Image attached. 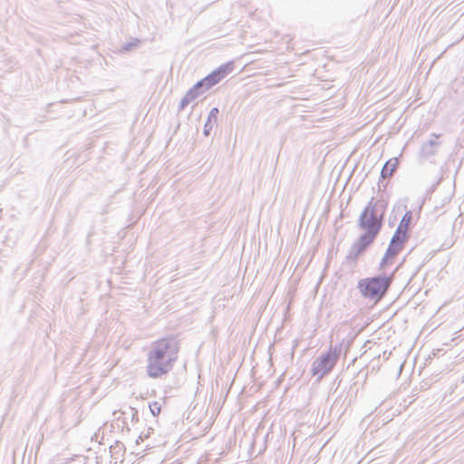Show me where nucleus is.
<instances>
[{
  "label": "nucleus",
  "instance_id": "nucleus-20",
  "mask_svg": "<svg viewBox=\"0 0 464 464\" xmlns=\"http://www.w3.org/2000/svg\"><path fill=\"white\" fill-rule=\"evenodd\" d=\"M357 385V382H354L351 386H350V389H349V393L350 392H353L354 391V393L356 394L357 392H358V389H355Z\"/></svg>",
  "mask_w": 464,
  "mask_h": 464
},
{
  "label": "nucleus",
  "instance_id": "nucleus-17",
  "mask_svg": "<svg viewBox=\"0 0 464 464\" xmlns=\"http://www.w3.org/2000/svg\"><path fill=\"white\" fill-rule=\"evenodd\" d=\"M234 68H235L234 63L232 61H230V62L221 64L217 69L219 71L221 77L225 78L226 76H227L229 73L232 72Z\"/></svg>",
  "mask_w": 464,
  "mask_h": 464
},
{
  "label": "nucleus",
  "instance_id": "nucleus-7",
  "mask_svg": "<svg viewBox=\"0 0 464 464\" xmlns=\"http://www.w3.org/2000/svg\"><path fill=\"white\" fill-rule=\"evenodd\" d=\"M372 206V209L378 215H382V220H384L385 214L388 208V199L384 198L382 196L375 200L372 197L366 206Z\"/></svg>",
  "mask_w": 464,
  "mask_h": 464
},
{
  "label": "nucleus",
  "instance_id": "nucleus-2",
  "mask_svg": "<svg viewBox=\"0 0 464 464\" xmlns=\"http://www.w3.org/2000/svg\"><path fill=\"white\" fill-rule=\"evenodd\" d=\"M372 207V205L365 206L359 216L357 225L362 233L353 243L345 257L347 263L352 266L357 264L358 259L375 242L383 227L384 220H382V215L376 214Z\"/></svg>",
  "mask_w": 464,
  "mask_h": 464
},
{
  "label": "nucleus",
  "instance_id": "nucleus-4",
  "mask_svg": "<svg viewBox=\"0 0 464 464\" xmlns=\"http://www.w3.org/2000/svg\"><path fill=\"white\" fill-rule=\"evenodd\" d=\"M342 350V343L331 345L327 352L322 353L312 363L311 373L317 376L318 380L329 374L336 365Z\"/></svg>",
  "mask_w": 464,
  "mask_h": 464
},
{
  "label": "nucleus",
  "instance_id": "nucleus-6",
  "mask_svg": "<svg viewBox=\"0 0 464 464\" xmlns=\"http://www.w3.org/2000/svg\"><path fill=\"white\" fill-rule=\"evenodd\" d=\"M398 166H399L398 158H392V159L388 160L381 170V177H380L378 185L380 186L382 179L391 178L397 170Z\"/></svg>",
  "mask_w": 464,
  "mask_h": 464
},
{
  "label": "nucleus",
  "instance_id": "nucleus-22",
  "mask_svg": "<svg viewBox=\"0 0 464 464\" xmlns=\"http://www.w3.org/2000/svg\"><path fill=\"white\" fill-rule=\"evenodd\" d=\"M361 375H362L364 379H366V377H367V372H363L362 371H360V372L357 373V377H360Z\"/></svg>",
  "mask_w": 464,
  "mask_h": 464
},
{
  "label": "nucleus",
  "instance_id": "nucleus-18",
  "mask_svg": "<svg viewBox=\"0 0 464 464\" xmlns=\"http://www.w3.org/2000/svg\"><path fill=\"white\" fill-rule=\"evenodd\" d=\"M140 41L139 39H137V38H136V39H134V40H132V41H130V42H128V43H125V44L122 45L121 50H122L123 52H126V53L130 52V51H132L133 49H135L136 47H138V46H139V44H140Z\"/></svg>",
  "mask_w": 464,
  "mask_h": 464
},
{
  "label": "nucleus",
  "instance_id": "nucleus-25",
  "mask_svg": "<svg viewBox=\"0 0 464 464\" xmlns=\"http://www.w3.org/2000/svg\"><path fill=\"white\" fill-rule=\"evenodd\" d=\"M432 136L437 139V138H439L440 135H436V134L433 133Z\"/></svg>",
  "mask_w": 464,
  "mask_h": 464
},
{
  "label": "nucleus",
  "instance_id": "nucleus-14",
  "mask_svg": "<svg viewBox=\"0 0 464 464\" xmlns=\"http://www.w3.org/2000/svg\"><path fill=\"white\" fill-rule=\"evenodd\" d=\"M206 82L209 84L210 88L218 84L221 80L224 78L221 77V74L219 71L216 68L214 71H212L210 73H208L207 76H205Z\"/></svg>",
  "mask_w": 464,
  "mask_h": 464
},
{
  "label": "nucleus",
  "instance_id": "nucleus-1",
  "mask_svg": "<svg viewBox=\"0 0 464 464\" xmlns=\"http://www.w3.org/2000/svg\"><path fill=\"white\" fill-rule=\"evenodd\" d=\"M179 342L177 337L169 335L153 342L147 354V375L159 379L172 371L178 360Z\"/></svg>",
  "mask_w": 464,
  "mask_h": 464
},
{
  "label": "nucleus",
  "instance_id": "nucleus-24",
  "mask_svg": "<svg viewBox=\"0 0 464 464\" xmlns=\"http://www.w3.org/2000/svg\"><path fill=\"white\" fill-rule=\"evenodd\" d=\"M389 226H390V227L393 226V221H390V222H389Z\"/></svg>",
  "mask_w": 464,
  "mask_h": 464
},
{
  "label": "nucleus",
  "instance_id": "nucleus-10",
  "mask_svg": "<svg viewBox=\"0 0 464 464\" xmlns=\"http://www.w3.org/2000/svg\"><path fill=\"white\" fill-rule=\"evenodd\" d=\"M399 255L395 250L391 249L390 246L385 251L384 256H382L380 265H379V270H385L386 267L392 265L394 262V259Z\"/></svg>",
  "mask_w": 464,
  "mask_h": 464
},
{
  "label": "nucleus",
  "instance_id": "nucleus-8",
  "mask_svg": "<svg viewBox=\"0 0 464 464\" xmlns=\"http://www.w3.org/2000/svg\"><path fill=\"white\" fill-rule=\"evenodd\" d=\"M219 114V110L217 107L212 108L208 115L207 121L204 124L203 128V134L206 137H208L210 135V132L213 129L214 124L218 121V117Z\"/></svg>",
  "mask_w": 464,
  "mask_h": 464
},
{
  "label": "nucleus",
  "instance_id": "nucleus-12",
  "mask_svg": "<svg viewBox=\"0 0 464 464\" xmlns=\"http://www.w3.org/2000/svg\"><path fill=\"white\" fill-rule=\"evenodd\" d=\"M199 97L198 92L190 88L180 100L179 111L184 110L190 102Z\"/></svg>",
  "mask_w": 464,
  "mask_h": 464
},
{
  "label": "nucleus",
  "instance_id": "nucleus-9",
  "mask_svg": "<svg viewBox=\"0 0 464 464\" xmlns=\"http://www.w3.org/2000/svg\"><path fill=\"white\" fill-rule=\"evenodd\" d=\"M412 220V212L411 210H407L402 216L396 230L411 235V226Z\"/></svg>",
  "mask_w": 464,
  "mask_h": 464
},
{
  "label": "nucleus",
  "instance_id": "nucleus-23",
  "mask_svg": "<svg viewBox=\"0 0 464 464\" xmlns=\"http://www.w3.org/2000/svg\"><path fill=\"white\" fill-rule=\"evenodd\" d=\"M137 415H138V411L135 410V412L132 415V420H134V419L138 420Z\"/></svg>",
  "mask_w": 464,
  "mask_h": 464
},
{
  "label": "nucleus",
  "instance_id": "nucleus-19",
  "mask_svg": "<svg viewBox=\"0 0 464 464\" xmlns=\"http://www.w3.org/2000/svg\"><path fill=\"white\" fill-rule=\"evenodd\" d=\"M149 408L151 414L156 417L161 411V404L159 401H152L149 403Z\"/></svg>",
  "mask_w": 464,
  "mask_h": 464
},
{
  "label": "nucleus",
  "instance_id": "nucleus-11",
  "mask_svg": "<svg viewBox=\"0 0 464 464\" xmlns=\"http://www.w3.org/2000/svg\"><path fill=\"white\" fill-rule=\"evenodd\" d=\"M439 146L440 143L438 141L430 140L421 146L420 154L425 158L433 156L436 154Z\"/></svg>",
  "mask_w": 464,
  "mask_h": 464
},
{
  "label": "nucleus",
  "instance_id": "nucleus-16",
  "mask_svg": "<svg viewBox=\"0 0 464 464\" xmlns=\"http://www.w3.org/2000/svg\"><path fill=\"white\" fill-rule=\"evenodd\" d=\"M191 88L198 92L199 96L211 89L205 77L198 81Z\"/></svg>",
  "mask_w": 464,
  "mask_h": 464
},
{
  "label": "nucleus",
  "instance_id": "nucleus-21",
  "mask_svg": "<svg viewBox=\"0 0 464 464\" xmlns=\"http://www.w3.org/2000/svg\"><path fill=\"white\" fill-rule=\"evenodd\" d=\"M93 234H94V230H93V228H92V229L89 231L88 235H87V244H90V242H91V237L93 236Z\"/></svg>",
  "mask_w": 464,
  "mask_h": 464
},
{
  "label": "nucleus",
  "instance_id": "nucleus-15",
  "mask_svg": "<svg viewBox=\"0 0 464 464\" xmlns=\"http://www.w3.org/2000/svg\"><path fill=\"white\" fill-rule=\"evenodd\" d=\"M206 82L209 84L210 88L218 84L221 80L224 78L221 77V74L219 71L216 68L214 71H212L210 73H208L207 76H205Z\"/></svg>",
  "mask_w": 464,
  "mask_h": 464
},
{
  "label": "nucleus",
  "instance_id": "nucleus-13",
  "mask_svg": "<svg viewBox=\"0 0 464 464\" xmlns=\"http://www.w3.org/2000/svg\"><path fill=\"white\" fill-rule=\"evenodd\" d=\"M125 451V446L121 441H115L113 445L110 447V452L111 457L115 459H118L120 455L122 456Z\"/></svg>",
  "mask_w": 464,
  "mask_h": 464
},
{
  "label": "nucleus",
  "instance_id": "nucleus-5",
  "mask_svg": "<svg viewBox=\"0 0 464 464\" xmlns=\"http://www.w3.org/2000/svg\"><path fill=\"white\" fill-rule=\"evenodd\" d=\"M410 237L411 235L395 230L390 240L388 246H390L391 249H393L400 254L403 250Z\"/></svg>",
  "mask_w": 464,
  "mask_h": 464
},
{
  "label": "nucleus",
  "instance_id": "nucleus-3",
  "mask_svg": "<svg viewBox=\"0 0 464 464\" xmlns=\"http://www.w3.org/2000/svg\"><path fill=\"white\" fill-rule=\"evenodd\" d=\"M398 266L393 272L386 274L382 272L379 275L360 279L357 283V288L362 296L375 304L381 302L388 294Z\"/></svg>",
  "mask_w": 464,
  "mask_h": 464
}]
</instances>
